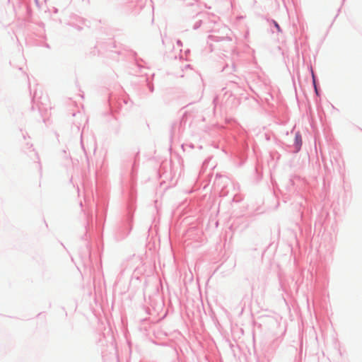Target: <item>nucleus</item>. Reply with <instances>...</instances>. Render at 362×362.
Masks as SVG:
<instances>
[{
  "instance_id": "f257e3e1",
  "label": "nucleus",
  "mask_w": 362,
  "mask_h": 362,
  "mask_svg": "<svg viewBox=\"0 0 362 362\" xmlns=\"http://www.w3.org/2000/svg\"><path fill=\"white\" fill-rule=\"evenodd\" d=\"M295 139H296V142L297 145L298 146H300L302 144V139H301V136L299 133H297L296 134Z\"/></svg>"
},
{
  "instance_id": "f03ea898",
  "label": "nucleus",
  "mask_w": 362,
  "mask_h": 362,
  "mask_svg": "<svg viewBox=\"0 0 362 362\" xmlns=\"http://www.w3.org/2000/svg\"><path fill=\"white\" fill-rule=\"evenodd\" d=\"M274 24L275 27L277 28L278 31L280 32L281 31V28H280L279 24L276 22H275V21L274 22Z\"/></svg>"
}]
</instances>
